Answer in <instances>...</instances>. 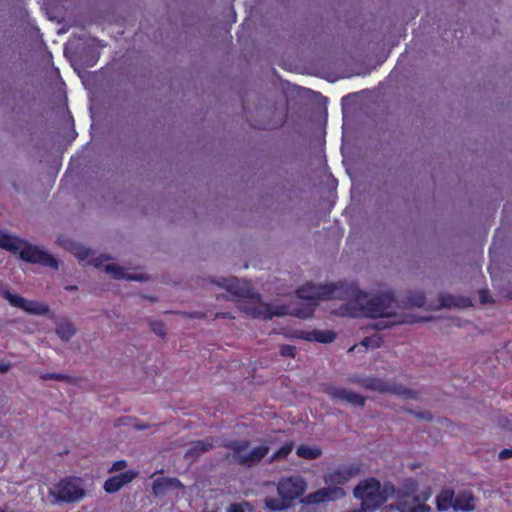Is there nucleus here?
Returning <instances> with one entry per match:
<instances>
[{
    "mask_svg": "<svg viewBox=\"0 0 512 512\" xmlns=\"http://www.w3.org/2000/svg\"><path fill=\"white\" fill-rule=\"evenodd\" d=\"M418 416L427 420H430L432 418V415L429 412L419 413Z\"/></svg>",
    "mask_w": 512,
    "mask_h": 512,
    "instance_id": "obj_42",
    "label": "nucleus"
},
{
    "mask_svg": "<svg viewBox=\"0 0 512 512\" xmlns=\"http://www.w3.org/2000/svg\"><path fill=\"white\" fill-rule=\"evenodd\" d=\"M76 256L80 259V260H85L88 258L89 254H90V250L89 249H86L84 247H80L78 248V250L76 251Z\"/></svg>",
    "mask_w": 512,
    "mask_h": 512,
    "instance_id": "obj_36",
    "label": "nucleus"
},
{
    "mask_svg": "<svg viewBox=\"0 0 512 512\" xmlns=\"http://www.w3.org/2000/svg\"><path fill=\"white\" fill-rule=\"evenodd\" d=\"M382 343L383 338L380 335H373L365 337L362 340L361 345H363L366 348H379L381 347Z\"/></svg>",
    "mask_w": 512,
    "mask_h": 512,
    "instance_id": "obj_28",
    "label": "nucleus"
},
{
    "mask_svg": "<svg viewBox=\"0 0 512 512\" xmlns=\"http://www.w3.org/2000/svg\"><path fill=\"white\" fill-rule=\"evenodd\" d=\"M344 284L337 283L315 285L307 282L296 290L297 297L302 300L293 308L291 315L297 318H310L321 300L341 299L345 300L348 296L342 290Z\"/></svg>",
    "mask_w": 512,
    "mask_h": 512,
    "instance_id": "obj_2",
    "label": "nucleus"
},
{
    "mask_svg": "<svg viewBox=\"0 0 512 512\" xmlns=\"http://www.w3.org/2000/svg\"><path fill=\"white\" fill-rule=\"evenodd\" d=\"M216 285L225 288L228 292L238 297L249 298L252 297L251 291L246 285L242 284L236 277L222 278L218 281H212Z\"/></svg>",
    "mask_w": 512,
    "mask_h": 512,
    "instance_id": "obj_14",
    "label": "nucleus"
},
{
    "mask_svg": "<svg viewBox=\"0 0 512 512\" xmlns=\"http://www.w3.org/2000/svg\"><path fill=\"white\" fill-rule=\"evenodd\" d=\"M294 448V442L289 441L282 445L269 459V463L275 462L280 459H286Z\"/></svg>",
    "mask_w": 512,
    "mask_h": 512,
    "instance_id": "obj_27",
    "label": "nucleus"
},
{
    "mask_svg": "<svg viewBox=\"0 0 512 512\" xmlns=\"http://www.w3.org/2000/svg\"><path fill=\"white\" fill-rule=\"evenodd\" d=\"M353 495L361 501V507L358 510L363 512H374L387 501L386 491L382 488L380 481L374 477L360 481L355 486Z\"/></svg>",
    "mask_w": 512,
    "mask_h": 512,
    "instance_id": "obj_5",
    "label": "nucleus"
},
{
    "mask_svg": "<svg viewBox=\"0 0 512 512\" xmlns=\"http://www.w3.org/2000/svg\"><path fill=\"white\" fill-rule=\"evenodd\" d=\"M56 334L63 341H69L75 334V327L72 322L63 320L56 326Z\"/></svg>",
    "mask_w": 512,
    "mask_h": 512,
    "instance_id": "obj_24",
    "label": "nucleus"
},
{
    "mask_svg": "<svg viewBox=\"0 0 512 512\" xmlns=\"http://www.w3.org/2000/svg\"><path fill=\"white\" fill-rule=\"evenodd\" d=\"M109 259H110V257L102 255V256H100L98 258H95L93 260V264H94L95 267L99 268V267L102 266L104 261L109 260Z\"/></svg>",
    "mask_w": 512,
    "mask_h": 512,
    "instance_id": "obj_38",
    "label": "nucleus"
},
{
    "mask_svg": "<svg viewBox=\"0 0 512 512\" xmlns=\"http://www.w3.org/2000/svg\"><path fill=\"white\" fill-rule=\"evenodd\" d=\"M138 428H139V429H141V430H143V429H146V428H147V426H145V425H141V426H138Z\"/></svg>",
    "mask_w": 512,
    "mask_h": 512,
    "instance_id": "obj_46",
    "label": "nucleus"
},
{
    "mask_svg": "<svg viewBox=\"0 0 512 512\" xmlns=\"http://www.w3.org/2000/svg\"><path fill=\"white\" fill-rule=\"evenodd\" d=\"M306 488L307 483L302 477L290 476L279 481L277 492L282 499L291 504L292 501L304 494Z\"/></svg>",
    "mask_w": 512,
    "mask_h": 512,
    "instance_id": "obj_8",
    "label": "nucleus"
},
{
    "mask_svg": "<svg viewBox=\"0 0 512 512\" xmlns=\"http://www.w3.org/2000/svg\"><path fill=\"white\" fill-rule=\"evenodd\" d=\"M297 338L306 340V341H314L323 344H328L333 342L336 339V333L333 330H318L314 329L311 331H300L297 334Z\"/></svg>",
    "mask_w": 512,
    "mask_h": 512,
    "instance_id": "obj_15",
    "label": "nucleus"
},
{
    "mask_svg": "<svg viewBox=\"0 0 512 512\" xmlns=\"http://www.w3.org/2000/svg\"><path fill=\"white\" fill-rule=\"evenodd\" d=\"M190 316L194 317V318H203L204 314L200 313V312H195V313L191 314Z\"/></svg>",
    "mask_w": 512,
    "mask_h": 512,
    "instance_id": "obj_44",
    "label": "nucleus"
},
{
    "mask_svg": "<svg viewBox=\"0 0 512 512\" xmlns=\"http://www.w3.org/2000/svg\"><path fill=\"white\" fill-rule=\"evenodd\" d=\"M499 459L504 460L512 457V449L505 448L500 451L498 455Z\"/></svg>",
    "mask_w": 512,
    "mask_h": 512,
    "instance_id": "obj_37",
    "label": "nucleus"
},
{
    "mask_svg": "<svg viewBox=\"0 0 512 512\" xmlns=\"http://www.w3.org/2000/svg\"><path fill=\"white\" fill-rule=\"evenodd\" d=\"M138 475L134 470H127L115 476L109 477L103 485L106 493L112 494L118 492L123 486L132 482Z\"/></svg>",
    "mask_w": 512,
    "mask_h": 512,
    "instance_id": "obj_13",
    "label": "nucleus"
},
{
    "mask_svg": "<svg viewBox=\"0 0 512 512\" xmlns=\"http://www.w3.org/2000/svg\"><path fill=\"white\" fill-rule=\"evenodd\" d=\"M455 511L471 512L475 509V497L471 491H460L454 498Z\"/></svg>",
    "mask_w": 512,
    "mask_h": 512,
    "instance_id": "obj_18",
    "label": "nucleus"
},
{
    "mask_svg": "<svg viewBox=\"0 0 512 512\" xmlns=\"http://www.w3.org/2000/svg\"><path fill=\"white\" fill-rule=\"evenodd\" d=\"M0 295L4 299H6L10 303V305H12V303H13V301H12L13 298L16 297V295L12 294L7 288H5L1 282H0Z\"/></svg>",
    "mask_w": 512,
    "mask_h": 512,
    "instance_id": "obj_33",
    "label": "nucleus"
},
{
    "mask_svg": "<svg viewBox=\"0 0 512 512\" xmlns=\"http://www.w3.org/2000/svg\"><path fill=\"white\" fill-rule=\"evenodd\" d=\"M360 385L371 391L399 395L405 399L416 398V392L401 384H396L378 377H368L360 381Z\"/></svg>",
    "mask_w": 512,
    "mask_h": 512,
    "instance_id": "obj_7",
    "label": "nucleus"
},
{
    "mask_svg": "<svg viewBox=\"0 0 512 512\" xmlns=\"http://www.w3.org/2000/svg\"><path fill=\"white\" fill-rule=\"evenodd\" d=\"M151 329L158 336L164 337L166 335V327L161 321L152 322Z\"/></svg>",
    "mask_w": 512,
    "mask_h": 512,
    "instance_id": "obj_32",
    "label": "nucleus"
},
{
    "mask_svg": "<svg viewBox=\"0 0 512 512\" xmlns=\"http://www.w3.org/2000/svg\"><path fill=\"white\" fill-rule=\"evenodd\" d=\"M455 492L451 488L442 489L436 496V507L438 511H447L453 508Z\"/></svg>",
    "mask_w": 512,
    "mask_h": 512,
    "instance_id": "obj_21",
    "label": "nucleus"
},
{
    "mask_svg": "<svg viewBox=\"0 0 512 512\" xmlns=\"http://www.w3.org/2000/svg\"><path fill=\"white\" fill-rule=\"evenodd\" d=\"M298 457L306 460H314L322 455V449L318 446L299 445L296 449Z\"/></svg>",
    "mask_w": 512,
    "mask_h": 512,
    "instance_id": "obj_23",
    "label": "nucleus"
},
{
    "mask_svg": "<svg viewBox=\"0 0 512 512\" xmlns=\"http://www.w3.org/2000/svg\"><path fill=\"white\" fill-rule=\"evenodd\" d=\"M13 303L11 306L20 308L28 314L44 316L50 313V308L47 304L35 301V300H27L22 296L16 295L13 298Z\"/></svg>",
    "mask_w": 512,
    "mask_h": 512,
    "instance_id": "obj_12",
    "label": "nucleus"
},
{
    "mask_svg": "<svg viewBox=\"0 0 512 512\" xmlns=\"http://www.w3.org/2000/svg\"><path fill=\"white\" fill-rule=\"evenodd\" d=\"M280 355L283 357L295 358L296 356V347L289 344H284L280 346Z\"/></svg>",
    "mask_w": 512,
    "mask_h": 512,
    "instance_id": "obj_30",
    "label": "nucleus"
},
{
    "mask_svg": "<svg viewBox=\"0 0 512 512\" xmlns=\"http://www.w3.org/2000/svg\"><path fill=\"white\" fill-rule=\"evenodd\" d=\"M269 452V447L261 445L253 448L248 454L238 456V464L247 467L257 465Z\"/></svg>",
    "mask_w": 512,
    "mask_h": 512,
    "instance_id": "obj_17",
    "label": "nucleus"
},
{
    "mask_svg": "<svg viewBox=\"0 0 512 512\" xmlns=\"http://www.w3.org/2000/svg\"><path fill=\"white\" fill-rule=\"evenodd\" d=\"M216 317H222V318H232L230 313H217Z\"/></svg>",
    "mask_w": 512,
    "mask_h": 512,
    "instance_id": "obj_43",
    "label": "nucleus"
},
{
    "mask_svg": "<svg viewBox=\"0 0 512 512\" xmlns=\"http://www.w3.org/2000/svg\"><path fill=\"white\" fill-rule=\"evenodd\" d=\"M479 296H480V301L483 304L492 303L493 302V299L491 298L490 293H489V291L487 289L480 290L479 291Z\"/></svg>",
    "mask_w": 512,
    "mask_h": 512,
    "instance_id": "obj_34",
    "label": "nucleus"
},
{
    "mask_svg": "<svg viewBox=\"0 0 512 512\" xmlns=\"http://www.w3.org/2000/svg\"><path fill=\"white\" fill-rule=\"evenodd\" d=\"M246 314L252 318L272 319L274 316L281 317L291 315L289 307L286 305L273 306L268 303L258 302L244 307Z\"/></svg>",
    "mask_w": 512,
    "mask_h": 512,
    "instance_id": "obj_9",
    "label": "nucleus"
},
{
    "mask_svg": "<svg viewBox=\"0 0 512 512\" xmlns=\"http://www.w3.org/2000/svg\"><path fill=\"white\" fill-rule=\"evenodd\" d=\"M228 512H245V511L241 504L234 503L229 506Z\"/></svg>",
    "mask_w": 512,
    "mask_h": 512,
    "instance_id": "obj_39",
    "label": "nucleus"
},
{
    "mask_svg": "<svg viewBox=\"0 0 512 512\" xmlns=\"http://www.w3.org/2000/svg\"><path fill=\"white\" fill-rule=\"evenodd\" d=\"M438 308H467L472 305L471 300L467 297H456L451 294H440Z\"/></svg>",
    "mask_w": 512,
    "mask_h": 512,
    "instance_id": "obj_19",
    "label": "nucleus"
},
{
    "mask_svg": "<svg viewBox=\"0 0 512 512\" xmlns=\"http://www.w3.org/2000/svg\"><path fill=\"white\" fill-rule=\"evenodd\" d=\"M44 380L69 381L70 377L62 373H46L41 376Z\"/></svg>",
    "mask_w": 512,
    "mask_h": 512,
    "instance_id": "obj_31",
    "label": "nucleus"
},
{
    "mask_svg": "<svg viewBox=\"0 0 512 512\" xmlns=\"http://www.w3.org/2000/svg\"><path fill=\"white\" fill-rule=\"evenodd\" d=\"M0 248L13 254L18 253L22 260L32 264H41L53 269L59 267L58 261L51 254L29 244L18 236L10 235L2 230H0Z\"/></svg>",
    "mask_w": 512,
    "mask_h": 512,
    "instance_id": "obj_4",
    "label": "nucleus"
},
{
    "mask_svg": "<svg viewBox=\"0 0 512 512\" xmlns=\"http://www.w3.org/2000/svg\"><path fill=\"white\" fill-rule=\"evenodd\" d=\"M249 446L250 442L248 440H234L225 445L226 448L233 452V457L237 463L238 456H243L242 452L247 450Z\"/></svg>",
    "mask_w": 512,
    "mask_h": 512,
    "instance_id": "obj_25",
    "label": "nucleus"
},
{
    "mask_svg": "<svg viewBox=\"0 0 512 512\" xmlns=\"http://www.w3.org/2000/svg\"><path fill=\"white\" fill-rule=\"evenodd\" d=\"M404 487L407 490L406 497L409 498L412 496L411 499L413 505L408 507L406 500H400L399 510L401 512H430V507L425 503H420L419 498L414 496L418 490V482L415 479H407L404 483Z\"/></svg>",
    "mask_w": 512,
    "mask_h": 512,
    "instance_id": "obj_10",
    "label": "nucleus"
},
{
    "mask_svg": "<svg viewBox=\"0 0 512 512\" xmlns=\"http://www.w3.org/2000/svg\"><path fill=\"white\" fill-rule=\"evenodd\" d=\"M255 128L257 129H261V130H266V129H274L275 126L270 124V123H259L257 125H254Z\"/></svg>",
    "mask_w": 512,
    "mask_h": 512,
    "instance_id": "obj_40",
    "label": "nucleus"
},
{
    "mask_svg": "<svg viewBox=\"0 0 512 512\" xmlns=\"http://www.w3.org/2000/svg\"><path fill=\"white\" fill-rule=\"evenodd\" d=\"M361 464L352 463L342 465L338 468L328 471L323 475V480L327 485L333 487L321 488L308 494L302 502L305 504H320L326 501L338 500L346 495L345 490L339 485H344L351 479L359 475Z\"/></svg>",
    "mask_w": 512,
    "mask_h": 512,
    "instance_id": "obj_3",
    "label": "nucleus"
},
{
    "mask_svg": "<svg viewBox=\"0 0 512 512\" xmlns=\"http://www.w3.org/2000/svg\"><path fill=\"white\" fill-rule=\"evenodd\" d=\"M10 368V365L7 363H0V372L6 373Z\"/></svg>",
    "mask_w": 512,
    "mask_h": 512,
    "instance_id": "obj_41",
    "label": "nucleus"
},
{
    "mask_svg": "<svg viewBox=\"0 0 512 512\" xmlns=\"http://www.w3.org/2000/svg\"><path fill=\"white\" fill-rule=\"evenodd\" d=\"M342 283L345 285L342 291L348 295L345 299L351 300L340 307L342 315L353 318L362 316L373 319L381 318L373 326L376 330H385L394 325L408 322L402 314L393 311L396 300L392 293H381L365 300L367 295L354 284Z\"/></svg>",
    "mask_w": 512,
    "mask_h": 512,
    "instance_id": "obj_1",
    "label": "nucleus"
},
{
    "mask_svg": "<svg viewBox=\"0 0 512 512\" xmlns=\"http://www.w3.org/2000/svg\"><path fill=\"white\" fill-rule=\"evenodd\" d=\"M0 512H5V511H3V510H0Z\"/></svg>",
    "mask_w": 512,
    "mask_h": 512,
    "instance_id": "obj_47",
    "label": "nucleus"
},
{
    "mask_svg": "<svg viewBox=\"0 0 512 512\" xmlns=\"http://www.w3.org/2000/svg\"><path fill=\"white\" fill-rule=\"evenodd\" d=\"M126 466H127V462L125 460H118L112 464V467L109 469V471L110 472L120 471V470H123L124 468H126Z\"/></svg>",
    "mask_w": 512,
    "mask_h": 512,
    "instance_id": "obj_35",
    "label": "nucleus"
},
{
    "mask_svg": "<svg viewBox=\"0 0 512 512\" xmlns=\"http://www.w3.org/2000/svg\"><path fill=\"white\" fill-rule=\"evenodd\" d=\"M66 289L70 290V291H74V290H77V286H75V285L67 286Z\"/></svg>",
    "mask_w": 512,
    "mask_h": 512,
    "instance_id": "obj_45",
    "label": "nucleus"
},
{
    "mask_svg": "<svg viewBox=\"0 0 512 512\" xmlns=\"http://www.w3.org/2000/svg\"><path fill=\"white\" fill-rule=\"evenodd\" d=\"M324 392L332 400L346 401L354 406L363 407L366 403V398L364 396L342 387L327 385L324 388Z\"/></svg>",
    "mask_w": 512,
    "mask_h": 512,
    "instance_id": "obj_11",
    "label": "nucleus"
},
{
    "mask_svg": "<svg viewBox=\"0 0 512 512\" xmlns=\"http://www.w3.org/2000/svg\"><path fill=\"white\" fill-rule=\"evenodd\" d=\"M86 495L84 481L80 477L66 476L49 489L53 504H72L81 501Z\"/></svg>",
    "mask_w": 512,
    "mask_h": 512,
    "instance_id": "obj_6",
    "label": "nucleus"
},
{
    "mask_svg": "<svg viewBox=\"0 0 512 512\" xmlns=\"http://www.w3.org/2000/svg\"><path fill=\"white\" fill-rule=\"evenodd\" d=\"M426 302L424 293L414 292L408 297V304L413 307H423Z\"/></svg>",
    "mask_w": 512,
    "mask_h": 512,
    "instance_id": "obj_29",
    "label": "nucleus"
},
{
    "mask_svg": "<svg viewBox=\"0 0 512 512\" xmlns=\"http://www.w3.org/2000/svg\"><path fill=\"white\" fill-rule=\"evenodd\" d=\"M213 448V442L211 440H197L191 443L190 447L185 453L186 459H195L203 453Z\"/></svg>",
    "mask_w": 512,
    "mask_h": 512,
    "instance_id": "obj_20",
    "label": "nucleus"
},
{
    "mask_svg": "<svg viewBox=\"0 0 512 512\" xmlns=\"http://www.w3.org/2000/svg\"><path fill=\"white\" fill-rule=\"evenodd\" d=\"M291 504L280 497V499L275 497H268L265 499V507L271 511H282L287 509Z\"/></svg>",
    "mask_w": 512,
    "mask_h": 512,
    "instance_id": "obj_26",
    "label": "nucleus"
},
{
    "mask_svg": "<svg viewBox=\"0 0 512 512\" xmlns=\"http://www.w3.org/2000/svg\"><path fill=\"white\" fill-rule=\"evenodd\" d=\"M105 271L110 273L113 278L115 279H127V280H136V281H142L146 278L143 276V274H128L125 273L124 269L116 264H107L105 266Z\"/></svg>",
    "mask_w": 512,
    "mask_h": 512,
    "instance_id": "obj_22",
    "label": "nucleus"
},
{
    "mask_svg": "<svg viewBox=\"0 0 512 512\" xmlns=\"http://www.w3.org/2000/svg\"><path fill=\"white\" fill-rule=\"evenodd\" d=\"M182 482L175 477H161L153 481L152 492L155 496L165 495L167 490L183 489Z\"/></svg>",
    "mask_w": 512,
    "mask_h": 512,
    "instance_id": "obj_16",
    "label": "nucleus"
}]
</instances>
